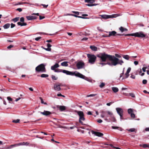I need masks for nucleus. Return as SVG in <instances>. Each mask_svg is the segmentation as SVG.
Listing matches in <instances>:
<instances>
[{
	"label": "nucleus",
	"instance_id": "nucleus-1",
	"mask_svg": "<svg viewBox=\"0 0 149 149\" xmlns=\"http://www.w3.org/2000/svg\"><path fill=\"white\" fill-rule=\"evenodd\" d=\"M97 56L100 58L102 61L105 62L107 60H109L110 62L107 63H100V64L103 65L108 64L110 66H116L117 64L121 65L124 63L122 60H120L118 58L114 56L108 55L105 53H101L97 55Z\"/></svg>",
	"mask_w": 149,
	"mask_h": 149
},
{
	"label": "nucleus",
	"instance_id": "nucleus-2",
	"mask_svg": "<svg viewBox=\"0 0 149 149\" xmlns=\"http://www.w3.org/2000/svg\"><path fill=\"white\" fill-rule=\"evenodd\" d=\"M119 35H123L124 34H120ZM124 35L125 36H132L141 38H144L146 37V35L144 34L142 32H136L134 33L126 34H124Z\"/></svg>",
	"mask_w": 149,
	"mask_h": 149
},
{
	"label": "nucleus",
	"instance_id": "nucleus-3",
	"mask_svg": "<svg viewBox=\"0 0 149 149\" xmlns=\"http://www.w3.org/2000/svg\"><path fill=\"white\" fill-rule=\"evenodd\" d=\"M75 112L77 113V114L79 116V122L82 125H84L82 120L84 121L85 120L84 118V115L83 111H77L75 110Z\"/></svg>",
	"mask_w": 149,
	"mask_h": 149
},
{
	"label": "nucleus",
	"instance_id": "nucleus-4",
	"mask_svg": "<svg viewBox=\"0 0 149 149\" xmlns=\"http://www.w3.org/2000/svg\"><path fill=\"white\" fill-rule=\"evenodd\" d=\"M87 56L88 58L89 63L91 64H94L96 59V57L94 55L90 54H87Z\"/></svg>",
	"mask_w": 149,
	"mask_h": 149
},
{
	"label": "nucleus",
	"instance_id": "nucleus-5",
	"mask_svg": "<svg viewBox=\"0 0 149 149\" xmlns=\"http://www.w3.org/2000/svg\"><path fill=\"white\" fill-rule=\"evenodd\" d=\"M45 65L43 64H41L36 67L35 70L36 71L42 72H46Z\"/></svg>",
	"mask_w": 149,
	"mask_h": 149
},
{
	"label": "nucleus",
	"instance_id": "nucleus-6",
	"mask_svg": "<svg viewBox=\"0 0 149 149\" xmlns=\"http://www.w3.org/2000/svg\"><path fill=\"white\" fill-rule=\"evenodd\" d=\"M100 16H101L102 18L106 19L108 18L116 17L119 16V15L117 14H113L111 15H101Z\"/></svg>",
	"mask_w": 149,
	"mask_h": 149
},
{
	"label": "nucleus",
	"instance_id": "nucleus-7",
	"mask_svg": "<svg viewBox=\"0 0 149 149\" xmlns=\"http://www.w3.org/2000/svg\"><path fill=\"white\" fill-rule=\"evenodd\" d=\"M74 73L75 76L80 77L81 78L84 79L87 81H89V79L88 78L86 77L85 76L81 74L79 72H77L75 73Z\"/></svg>",
	"mask_w": 149,
	"mask_h": 149
},
{
	"label": "nucleus",
	"instance_id": "nucleus-8",
	"mask_svg": "<svg viewBox=\"0 0 149 149\" xmlns=\"http://www.w3.org/2000/svg\"><path fill=\"white\" fill-rule=\"evenodd\" d=\"M85 66L84 63L82 61H78L76 64V66L78 69H79L84 68Z\"/></svg>",
	"mask_w": 149,
	"mask_h": 149
},
{
	"label": "nucleus",
	"instance_id": "nucleus-9",
	"mask_svg": "<svg viewBox=\"0 0 149 149\" xmlns=\"http://www.w3.org/2000/svg\"><path fill=\"white\" fill-rule=\"evenodd\" d=\"M108 115L110 116L111 118L112 121L113 122H116V120L115 117L114 116L113 113L111 111H108Z\"/></svg>",
	"mask_w": 149,
	"mask_h": 149
},
{
	"label": "nucleus",
	"instance_id": "nucleus-10",
	"mask_svg": "<svg viewBox=\"0 0 149 149\" xmlns=\"http://www.w3.org/2000/svg\"><path fill=\"white\" fill-rule=\"evenodd\" d=\"M131 70V68L130 67L129 68L127 69V70L125 74V77H123L122 79H124L126 78H127L129 77L130 75L129 73L130 72Z\"/></svg>",
	"mask_w": 149,
	"mask_h": 149
},
{
	"label": "nucleus",
	"instance_id": "nucleus-11",
	"mask_svg": "<svg viewBox=\"0 0 149 149\" xmlns=\"http://www.w3.org/2000/svg\"><path fill=\"white\" fill-rule=\"evenodd\" d=\"M62 70V72L64 73H65L66 74H67V75H75V73H76V72H70V71H68V70Z\"/></svg>",
	"mask_w": 149,
	"mask_h": 149
},
{
	"label": "nucleus",
	"instance_id": "nucleus-12",
	"mask_svg": "<svg viewBox=\"0 0 149 149\" xmlns=\"http://www.w3.org/2000/svg\"><path fill=\"white\" fill-rule=\"evenodd\" d=\"M116 110L117 113L119 115H123V111L122 108L117 107L116 108Z\"/></svg>",
	"mask_w": 149,
	"mask_h": 149
},
{
	"label": "nucleus",
	"instance_id": "nucleus-13",
	"mask_svg": "<svg viewBox=\"0 0 149 149\" xmlns=\"http://www.w3.org/2000/svg\"><path fill=\"white\" fill-rule=\"evenodd\" d=\"M61 86V84H55L54 86V89L55 90L57 91H59L61 89V88L60 87Z\"/></svg>",
	"mask_w": 149,
	"mask_h": 149
},
{
	"label": "nucleus",
	"instance_id": "nucleus-14",
	"mask_svg": "<svg viewBox=\"0 0 149 149\" xmlns=\"http://www.w3.org/2000/svg\"><path fill=\"white\" fill-rule=\"evenodd\" d=\"M45 116H47L52 114V113L49 111L44 110L43 112H39Z\"/></svg>",
	"mask_w": 149,
	"mask_h": 149
},
{
	"label": "nucleus",
	"instance_id": "nucleus-15",
	"mask_svg": "<svg viewBox=\"0 0 149 149\" xmlns=\"http://www.w3.org/2000/svg\"><path fill=\"white\" fill-rule=\"evenodd\" d=\"M108 111H101V114L100 115L101 117L102 118H103L105 117H107V116H106V114L107 113L108 114L107 112Z\"/></svg>",
	"mask_w": 149,
	"mask_h": 149
},
{
	"label": "nucleus",
	"instance_id": "nucleus-16",
	"mask_svg": "<svg viewBox=\"0 0 149 149\" xmlns=\"http://www.w3.org/2000/svg\"><path fill=\"white\" fill-rule=\"evenodd\" d=\"M91 132L93 134H95V135L99 137L102 136L103 135V134L100 132H96L92 131Z\"/></svg>",
	"mask_w": 149,
	"mask_h": 149
},
{
	"label": "nucleus",
	"instance_id": "nucleus-17",
	"mask_svg": "<svg viewBox=\"0 0 149 149\" xmlns=\"http://www.w3.org/2000/svg\"><path fill=\"white\" fill-rule=\"evenodd\" d=\"M57 107L61 111H64L66 109V107L64 106H58Z\"/></svg>",
	"mask_w": 149,
	"mask_h": 149
},
{
	"label": "nucleus",
	"instance_id": "nucleus-18",
	"mask_svg": "<svg viewBox=\"0 0 149 149\" xmlns=\"http://www.w3.org/2000/svg\"><path fill=\"white\" fill-rule=\"evenodd\" d=\"M26 18L28 20H31L32 19H36V17L35 16H27L26 17Z\"/></svg>",
	"mask_w": 149,
	"mask_h": 149
},
{
	"label": "nucleus",
	"instance_id": "nucleus-19",
	"mask_svg": "<svg viewBox=\"0 0 149 149\" xmlns=\"http://www.w3.org/2000/svg\"><path fill=\"white\" fill-rule=\"evenodd\" d=\"M59 67V65L58 63H56L53 66L51 67V69L52 70H55L56 68H58Z\"/></svg>",
	"mask_w": 149,
	"mask_h": 149
},
{
	"label": "nucleus",
	"instance_id": "nucleus-20",
	"mask_svg": "<svg viewBox=\"0 0 149 149\" xmlns=\"http://www.w3.org/2000/svg\"><path fill=\"white\" fill-rule=\"evenodd\" d=\"M116 33L115 31H113L111 32H109V35L108 37H110L111 36H114L116 34Z\"/></svg>",
	"mask_w": 149,
	"mask_h": 149
},
{
	"label": "nucleus",
	"instance_id": "nucleus-21",
	"mask_svg": "<svg viewBox=\"0 0 149 149\" xmlns=\"http://www.w3.org/2000/svg\"><path fill=\"white\" fill-rule=\"evenodd\" d=\"M68 62L67 61H64L62 62L61 63V65L62 66H68Z\"/></svg>",
	"mask_w": 149,
	"mask_h": 149
},
{
	"label": "nucleus",
	"instance_id": "nucleus-22",
	"mask_svg": "<svg viewBox=\"0 0 149 149\" xmlns=\"http://www.w3.org/2000/svg\"><path fill=\"white\" fill-rule=\"evenodd\" d=\"M29 143H28L27 142L25 143L23 142L17 144V146H19L21 145H27Z\"/></svg>",
	"mask_w": 149,
	"mask_h": 149
},
{
	"label": "nucleus",
	"instance_id": "nucleus-23",
	"mask_svg": "<svg viewBox=\"0 0 149 149\" xmlns=\"http://www.w3.org/2000/svg\"><path fill=\"white\" fill-rule=\"evenodd\" d=\"M112 89L114 93H116L118 91V89L116 87H112Z\"/></svg>",
	"mask_w": 149,
	"mask_h": 149
},
{
	"label": "nucleus",
	"instance_id": "nucleus-24",
	"mask_svg": "<svg viewBox=\"0 0 149 149\" xmlns=\"http://www.w3.org/2000/svg\"><path fill=\"white\" fill-rule=\"evenodd\" d=\"M119 29L122 32L125 31H127V29L125 28L122 26H121L120 27Z\"/></svg>",
	"mask_w": 149,
	"mask_h": 149
},
{
	"label": "nucleus",
	"instance_id": "nucleus-25",
	"mask_svg": "<svg viewBox=\"0 0 149 149\" xmlns=\"http://www.w3.org/2000/svg\"><path fill=\"white\" fill-rule=\"evenodd\" d=\"M90 48L93 51H96L97 50V47L94 46H91Z\"/></svg>",
	"mask_w": 149,
	"mask_h": 149
},
{
	"label": "nucleus",
	"instance_id": "nucleus-26",
	"mask_svg": "<svg viewBox=\"0 0 149 149\" xmlns=\"http://www.w3.org/2000/svg\"><path fill=\"white\" fill-rule=\"evenodd\" d=\"M10 26V24L8 23L4 25L3 26L4 29H7Z\"/></svg>",
	"mask_w": 149,
	"mask_h": 149
},
{
	"label": "nucleus",
	"instance_id": "nucleus-27",
	"mask_svg": "<svg viewBox=\"0 0 149 149\" xmlns=\"http://www.w3.org/2000/svg\"><path fill=\"white\" fill-rule=\"evenodd\" d=\"M85 1L86 2L90 3H93L95 2V0H85Z\"/></svg>",
	"mask_w": 149,
	"mask_h": 149
},
{
	"label": "nucleus",
	"instance_id": "nucleus-28",
	"mask_svg": "<svg viewBox=\"0 0 149 149\" xmlns=\"http://www.w3.org/2000/svg\"><path fill=\"white\" fill-rule=\"evenodd\" d=\"M123 57L125 59L127 60H128L129 59V56L128 55H124Z\"/></svg>",
	"mask_w": 149,
	"mask_h": 149
},
{
	"label": "nucleus",
	"instance_id": "nucleus-29",
	"mask_svg": "<svg viewBox=\"0 0 149 149\" xmlns=\"http://www.w3.org/2000/svg\"><path fill=\"white\" fill-rule=\"evenodd\" d=\"M19 19V17H16V18H15L13 19H12V20L14 22H17V21H18Z\"/></svg>",
	"mask_w": 149,
	"mask_h": 149
},
{
	"label": "nucleus",
	"instance_id": "nucleus-30",
	"mask_svg": "<svg viewBox=\"0 0 149 149\" xmlns=\"http://www.w3.org/2000/svg\"><path fill=\"white\" fill-rule=\"evenodd\" d=\"M127 130H128L129 132H135L136 130V129L134 128H132L130 129H127Z\"/></svg>",
	"mask_w": 149,
	"mask_h": 149
},
{
	"label": "nucleus",
	"instance_id": "nucleus-31",
	"mask_svg": "<svg viewBox=\"0 0 149 149\" xmlns=\"http://www.w3.org/2000/svg\"><path fill=\"white\" fill-rule=\"evenodd\" d=\"M48 74H42L41 76H40V77H43V78H46V77H48Z\"/></svg>",
	"mask_w": 149,
	"mask_h": 149
},
{
	"label": "nucleus",
	"instance_id": "nucleus-32",
	"mask_svg": "<svg viewBox=\"0 0 149 149\" xmlns=\"http://www.w3.org/2000/svg\"><path fill=\"white\" fill-rule=\"evenodd\" d=\"M140 146H142V147L144 148H146L147 147L149 148V145L147 144H144L142 146L141 145H140Z\"/></svg>",
	"mask_w": 149,
	"mask_h": 149
},
{
	"label": "nucleus",
	"instance_id": "nucleus-33",
	"mask_svg": "<svg viewBox=\"0 0 149 149\" xmlns=\"http://www.w3.org/2000/svg\"><path fill=\"white\" fill-rule=\"evenodd\" d=\"M128 113L129 114H131L133 112V109H128Z\"/></svg>",
	"mask_w": 149,
	"mask_h": 149
},
{
	"label": "nucleus",
	"instance_id": "nucleus-34",
	"mask_svg": "<svg viewBox=\"0 0 149 149\" xmlns=\"http://www.w3.org/2000/svg\"><path fill=\"white\" fill-rule=\"evenodd\" d=\"M52 78L53 80H56L58 79V77H55L54 75H52Z\"/></svg>",
	"mask_w": 149,
	"mask_h": 149
},
{
	"label": "nucleus",
	"instance_id": "nucleus-35",
	"mask_svg": "<svg viewBox=\"0 0 149 149\" xmlns=\"http://www.w3.org/2000/svg\"><path fill=\"white\" fill-rule=\"evenodd\" d=\"M17 146V144H16L11 145L10 146H9L7 148L8 149H10V148H13V147H15V146Z\"/></svg>",
	"mask_w": 149,
	"mask_h": 149
},
{
	"label": "nucleus",
	"instance_id": "nucleus-36",
	"mask_svg": "<svg viewBox=\"0 0 149 149\" xmlns=\"http://www.w3.org/2000/svg\"><path fill=\"white\" fill-rule=\"evenodd\" d=\"M19 119H17V120H13V122L15 123H19Z\"/></svg>",
	"mask_w": 149,
	"mask_h": 149
},
{
	"label": "nucleus",
	"instance_id": "nucleus-37",
	"mask_svg": "<svg viewBox=\"0 0 149 149\" xmlns=\"http://www.w3.org/2000/svg\"><path fill=\"white\" fill-rule=\"evenodd\" d=\"M105 86V84L104 83H102L100 85V87L101 88H102Z\"/></svg>",
	"mask_w": 149,
	"mask_h": 149
},
{
	"label": "nucleus",
	"instance_id": "nucleus-38",
	"mask_svg": "<svg viewBox=\"0 0 149 149\" xmlns=\"http://www.w3.org/2000/svg\"><path fill=\"white\" fill-rule=\"evenodd\" d=\"M42 48L44 49L47 51H50L51 50V48H43V47H42Z\"/></svg>",
	"mask_w": 149,
	"mask_h": 149
},
{
	"label": "nucleus",
	"instance_id": "nucleus-39",
	"mask_svg": "<svg viewBox=\"0 0 149 149\" xmlns=\"http://www.w3.org/2000/svg\"><path fill=\"white\" fill-rule=\"evenodd\" d=\"M129 95L130 96H131L132 97H135L133 93H130Z\"/></svg>",
	"mask_w": 149,
	"mask_h": 149
},
{
	"label": "nucleus",
	"instance_id": "nucleus-40",
	"mask_svg": "<svg viewBox=\"0 0 149 149\" xmlns=\"http://www.w3.org/2000/svg\"><path fill=\"white\" fill-rule=\"evenodd\" d=\"M131 116L132 118H134L135 117V115L133 113H131Z\"/></svg>",
	"mask_w": 149,
	"mask_h": 149
},
{
	"label": "nucleus",
	"instance_id": "nucleus-41",
	"mask_svg": "<svg viewBox=\"0 0 149 149\" xmlns=\"http://www.w3.org/2000/svg\"><path fill=\"white\" fill-rule=\"evenodd\" d=\"M147 82V81L146 80L144 79L143 80L142 83L143 84H146Z\"/></svg>",
	"mask_w": 149,
	"mask_h": 149
},
{
	"label": "nucleus",
	"instance_id": "nucleus-42",
	"mask_svg": "<svg viewBox=\"0 0 149 149\" xmlns=\"http://www.w3.org/2000/svg\"><path fill=\"white\" fill-rule=\"evenodd\" d=\"M54 70V71L55 72H61L62 71H61V70Z\"/></svg>",
	"mask_w": 149,
	"mask_h": 149
},
{
	"label": "nucleus",
	"instance_id": "nucleus-43",
	"mask_svg": "<svg viewBox=\"0 0 149 149\" xmlns=\"http://www.w3.org/2000/svg\"><path fill=\"white\" fill-rule=\"evenodd\" d=\"M95 95H96V94H91V95H87V97H93V96H95Z\"/></svg>",
	"mask_w": 149,
	"mask_h": 149
},
{
	"label": "nucleus",
	"instance_id": "nucleus-44",
	"mask_svg": "<svg viewBox=\"0 0 149 149\" xmlns=\"http://www.w3.org/2000/svg\"><path fill=\"white\" fill-rule=\"evenodd\" d=\"M20 21L21 22H23L24 21V17H22L20 18Z\"/></svg>",
	"mask_w": 149,
	"mask_h": 149
},
{
	"label": "nucleus",
	"instance_id": "nucleus-45",
	"mask_svg": "<svg viewBox=\"0 0 149 149\" xmlns=\"http://www.w3.org/2000/svg\"><path fill=\"white\" fill-rule=\"evenodd\" d=\"M8 100L9 101H12L13 99L10 97H7Z\"/></svg>",
	"mask_w": 149,
	"mask_h": 149
},
{
	"label": "nucleus",
	"instance_id": "nucleus-46",
	"mask_svg": "<svg viewBox=\"0 0 149 149\" xmlns=\"http://www.w3.org/2000/svg\"><path fill=\"white\" fill-rule=\"evenodd\" d=\"M40 99H41V102L42 103L44 104H47V103H44V102L43 99L41 98H40Z\"/></svg>",
	"mask_w": 149,
	"mask_h": 149
},
{
	"label": "nucleus",
	"instance_id": "nucleus-47",
	"mask_svg": "<svg viewBox=\"0 0 149 149\" xmlns=\"http://www.w3.org/2000/svg\"><path fill=\"white\" fill-rule=\"evenodd\" d=\"M15 26V24H13V23H11V28H12L14 27Z\"/></svg>",
	"mask_w": 149,
	"mask_h": 149
},
{
	"label": "nucleus",
	"instance_id": "nucleus-48",
	"mask_svg": "<svg viewBox=\"0 0 149 149\" xmlns=\"http://www.w3.org/2000/svg\"><path fill=\"white\" fill-rule=\"evenodd\" d=\"M41 38V37H38L36 38H35V40L36 41H38L39 40H40Z\"/></svg>",
	"mask_w": 149,
	"mask_h": 149
},
{
	"label": "nucleus",
	"instance_id": "nucleus-49",
	"mask_svg": "<svg viewBox=\"0 0 149 149\" xmlns=\"http://www.w3.org/2000/svg\"><path fill=\"white\" fill-rule=\"evenodd\" d=\"M88 39V38L85 37V38H82L81 40V41H84V40H87Z\"/></svg>",
	"mask_w": 149,
	"mask_h": 149
},
{
	"label": "nucleus",
	"instance_id": "nucleus-50",
	"mask_svg": "<svg viewBox=\"0 0 149 149\" xmlns=\"http://www.w3.org/2000/svg\"><path fill=\"white\" fill-rule=\"evenodd\" d=\"M41 5L44 8H46L48 6V5H46L45 4H41Z\"/></svg>",
	"mask_w": 149,
	"mask_h": 149
},
{
	"label": "nucleus",
	"instance_id": "nucleus-51",
	"mask_svg": "<svg viewBox=\"0 0 149 149\" xmlns=\"http://www.w3.org/2000/svg\"><path fill=\"white\" fill-rule=\"evenodd\" d=\"M146 68H147L146 67L143 68L142 69L143 71L144 72H145L146 71Z\"/></svg>",
	"mask_w": 149,
	"mask_h": 149
},
{
	"label": "nucleus",
	"instance_id": "nucleus-52",
	"mask_svg": "<svg viewBox=\"0 0 149 149\" xmlns=\"http://www.w3.org/2000/svg\"><path fill=\"white\" fill-rule=\"evenodd\" d=\"M47 47L48 48H50V47H51L52 45L49 43H48L47 45Z\"/></svg>",
	"mask_w": 149,
	"mask_h": 149
},
{
	"label": "nucleus",
	"instance_id": "nucleus-53",
	"mask_svg": "<svg viewBox=\"0 0 149 149\" xmlns=\"http://www.w3.org/2000/svg\"><path fill=\"white\" fill-rule=\"evenodd\" d=\"M112 128L113 129H118V128H119V127H115V126H112Z\"/></svg>",
	"mask_w": 149,
	"mask_h": 149
},
{
	"label": "nucleus",
	"instance_id": "nucleus-54",
	"mask_svg": "<svg viewBox=\"0 0 149 149\" xmlns=\"http://www.w3.org/2000/svg\"><path fill=\"white\" fill-rule=\"evenodd\" d=\"M44 16H39V19L40 20L42 19L45 18Z\"/></svg>",
	"mask_w": 149,
	"mask_h": 149
},
{
	"label": "nucleus",
	"instance_id": "nucleus-55",
	"mask_svg": "<svg viewBox=\"0 0 149 149\" xmlns=\"http://www.w3.org/2000/svg\"><path fill=\"white\" fill-rule=\"evenodd\" d=\"M123 115H119L120 116V120L121 121L123 119Z\"/></svg>",
	"mask_w": 149,
	"mask_h": 149
},
{
	"label": "nucleus",
	"instance_id": "nucleus-56",
	"mask_svg": "<svg viewBox=\"0 0 149 149\" xmlns=\"http://www.w3.org/2000/svg\"><path fill=\"white\" fill-rule=\"evenodd\" d=\"M78 17L83 18V19H88V18L87 17H82L81 16H78Z\"/></svg>",
	"mask_w": 149,
	"mask_h": 149
},
{
	"label": "nucleus",
	"instance_id": "nucleus-57",
	"mask_svg": "<svg viewBox=\"0 0 149 149\" xmlns=\"http://www.w3.org/2000/svg\"><path fill=\"white\" fill-rule=\"evenodd\" d=\"M92 4L91 3H89V4H86V5L88 6H92Z\"/></svg>",
	"mask_w": 149,
	"mask_h": 149
},
{
	"label": "nucleus",
	"instance_id": "nucleus-58",
	"mask_svg": "<svg viewBox=\"0 0 149 149\" xmlns=\"http://www.w3.org/2000/svg\"><path fill=\"white\" fill-rule=\"evenodd\" d=\"M134 63L135 65H136L138 64V62L137 61H134Z\"/></svg>",
	"mask_w": 149,
	"mask_h": 149
},
{
	"label": "nucleus",
	"instance_id": "nucleus-59",
	"mask_svg": "<svg viewBox=\"0 0 149 149\" xmlns=\"http://www.w3.org/2000/svg\"><path fill=\"white\" fill-rule=\"evenodd\" d=\"M17 10L20 12L22 11V10L21 8H18L17 9Z\"/></svg>",
	"mask_w": 149,
	"mask_h": 149
},
{
	"label": "nucleus",
	"instance_id": "nucleus-60",
	"mask_svg": "<svg viewBox=\"0 0 149 149\" xmlns=\"http://www.w3.org/2000/svg\"><path fill=\"white\" fill-rule=\"evenodd\" d=\"M97 122L98 123H101L102 122V120L101 119H99L97 121Z\"/></svg>",
	"mask_w": 149,
	"mask_h": 149
},
{
	"label": "nucleus",
	"instance_id": "nucleus-61",
	"mask_svg": "<svg viewBox=\"0 0 149 149\" xmlns=\"http://www.w3.org/2000/svg\"><path fill=\"white\" fill-rule=\"evenodd\" d=\"M17 24L18 25H20L21 26H22V23H21V22H18L17 23Z\"/></svg>",
	"mask_w": 149,
	"mask_h": 149
},
{
	"label": "nucleus",
	"instance_id": "nucleus-62",
	"mask_svg": "<svg viewBox=\"0 0 149 149\" xmlns=\"http://www.w3.org/2000/svg\"><path fill=\"white\" fill-rule=\"evenodd\" d=\"M73 13H75L77 15H79V13L78 12H75V11H73Z\"/></svg>",
	"mask_w": 149,
	"mask_h": 149
},
{
	"label": "nucleus",
	"instance_id": "nucleus-63",
	"mask_svg": "<svg viewBox=\"0 0 149 149\" xmlns=\"http://www.w3.org/2000/svg\"><path fill=\"white\" fill-rule=\"evenodd\" d=\"M112 102H110V103H107V105L108 106H110L112 104Z\"/></svg>",
	"mask_w": 149,
	"mask_h": 149
},
{
	"label": "nucleus",
	"instance_id": "nucleus-64",
	"mask_svg": "<svg viewBox=\"0 0 149 149\" xmlns=\"http://www.w3.org/2000/svg\"><path fill=\"white\" fill-rule=\"evenodd\" d=\"M145 130L146 131H149V127H147L146 128Z\"/></svg>",
	"mask_w": 149,
	"mask_h": 149
}]
</instances>
